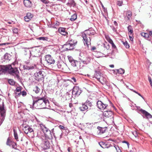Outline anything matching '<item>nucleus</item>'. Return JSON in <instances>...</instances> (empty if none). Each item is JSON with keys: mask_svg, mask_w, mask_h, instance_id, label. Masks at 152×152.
I'll use <instances>...</instances> for the list:
<instances>
[{"mask_svg": "<svg viewBox=\"0 0 152 152\" xmlns=\"http://www.w3.org/2000/svg\"><path fill=\"white\" fill-rule=\"evenodd\" d=\"M50 106L48 100L46 99L45 96H39L34 100L32 107L37 109L47 108Z\"/></svg>", "mask_w": 152, "mask_h": 152, "instance_id": "1", "label": "nucleus"}, {"mask_svg": "<svg viewBox=\"0 0 152 152\" xmlns=\"http://www.w3.org/2000/svg\"><path fill=\"white\" fill-rule=\"evenodd\" d=\"M95 31L92 28L86 30L82 33V37L83 39V42L85 46L86 45L88 48L91 45V35H93L95 34Z\"/></svg>", "mask_w": 152, "mask_h": 152, "instance_id": "2", "label": "nucleus"}, {"mask_svg": "<svg viewBox=\"0 0 152 152\" xmlns=\"http://www.w3.org/2000/svg\"><path fill=\"white\" fill-rule=\"evenodd\" d=\"M6 69L9 74L13 75L15 77L19 79V71L16 68H12L11 65H9L6 67Z\"/></svg>", "mask_w": 152, "mask_h": 152, "instance_id": "3", "label": "nucleus"}, {"mask_svg": "<svg viewBox=\"0 0 152 152\" xmlns=\"http://www.w3.org/2000/svg\"><path fill=\"white\" fill-rule=\"evenodd\" d=\"M6 115V110L4 109V102L0 105V126L4 120Z\"/></svg>", "mask_w": 152, "mask_h": 152, "instance_id": "4", "label": "nucleus"}, {"mask_svg": "<svg viewBox=\"0 0 152 152\" xmlns=\"http://www.w3.org/2000/svg\"><path fill=\"white\" fill-rule=\"evenodd\" d=\"M92 106V102L87 100L79 107V109L81 111H84L87 109L90 110L91 109Z\"/></svg>", "mask_w": 152, "mask_h": 152, "instance_id": "5", "label": "nucleus"}, {"mask_svg": "<svg viewBox=\"0 0 152 152\" xmlns=\"http://www.w3.org/2000/svg\"><path fill=\"white\" fill-rule=\"evenodd\" d=\"M75 43L73 42L72 39H69L65 44L63 46V48L66 50H70L73 48Z\"/></svg>", "mask_w": 152, "mask_h": 152, "instance_id": "6", "label": "nucleus"}, {"mask_svg": "<svg viewBox=\"0 0 152 152\" xmlns=\"http://www.w3.org/2000/svg\"><path fill=\"white\" fill-rule=\"evenodd\" d=\"M81 93V90L78 86L73 87L72 91V96L75 97H77Z\"/></svg>", "mask_w": 152, "mask_h": 152, "instance_id": "7", "label": "nucleus"}, {"mask_svg": "<svg viewBox=\"0 0 152 152\" xmlns=\"http://www.w3.org/2000/svg\"><path fill=\"white\" fill-rule=\"evenodd\" d=\"M23 129L25 133L28 134L29 132L31 133L33 132V129L28 125L23 124L22 125Z\"/></svg>", "mask_w": 152, "mask_h": 152, "instance_id": "8", "label": "nucleus"}, {"mask_svg": "<svg viewBox=\"0 0 152 152\" xmlns=\"http://www.w3.org/2000/svg\"><path fill=\"white\" fill-rule=\"evenodd\" d=\"M44 72L39 70L35 73L34 75L38 80H42L44 78Z\"/></svg>", "mask_w": 152, "mask_h": 152, "instance_id": "9", "label": "nucleus"}, {"mask_svg": "<svg viewBox=\"0 0 152 152\" xmlns=\"http://www.w3.org/2000/svg\"><path fill=\"white\" fill-rule=\"evenodd\" d=\"M6 144L10 147H12L13 148L16 149L17 148V144L13 141L11 140L9 138L7 139Z\"/></svg>", "mask_w": 152, "mask_h": 152, "instance_id": "10", "label": "nucleus"}, {"mask_svg": "<svg viewBox=\"0 0 152 152\" xmlns=\"http://www.w3.org/2000/svg\"><path fill=\"white\" fill-rule=\"evenodd\" d=\"M137 109L143 114L147 119H152V115L146 111L140 108V107H138Z\"/></svg>", "mask_w": 152, "mask_h": 152, "instance_id": "11", "label": "nucleus"}, {"mask_svg": "<svg viewBox=\"0 0 152 152\" xmlns=\"http://www.w3.org/2000/svg\"><path fill=\"white\" fill-rule=\"evenodd\" d=\"M107 106V104H104L100 101H98L97 102V106L100 110H104L105 109Z\"/></svg>", "mask_w": 152, "mask_h": 152, "instance_id": "12", "label": "nucleus"}, {"mask_svg": "<svg viewBox=\"0 0 152 152\" xmlns=\"http://www.w3.org/2000/svg\"><path fill=\"white\" fill-rule=\"evenodd\" d=\"M24 69L32 70L36 68V66L35 64L30 65L28 62H26V65L23 66Z\"/></svg>", "mask_w": 152, "mask_h": 152, "instance_id": "13", "label": "nucleus"}, {"mask_svg": "<svg viewBox=\"0 0 152 152\" xmlns=\"http://www.w3.org/2000/svg\"><path fill=\"white\" fill-rule=\"evenodd\" d=\"M45 60L49 64H54L55 62V60L50 55H47L45 56Z\"/></svg>", "mask_w": 152, "mask_h": 152, "instance_id": "14", "label": "nucleus"}, {"mask_svg": "<svg viewBox=\"0 0 152 152\" xmlns=\"http://www.w3.org/2000/svg\"><path fill=\"white\" fill-rule=\"evenodd\" d=\"M33 16L31 13L28 12L26 14V15L24 17V19L26 22H28L33 18Z\"/></svg>", "mask_w": 152, "mask_h": 152, "instance_id": "15", "label": "nucleus"}, {"mask_svg": "<svg viewBox=\"0 0 152 152\" xmlns=\"http://www.w3.org/2000/svg\"><path fill=\"white\" fill-rule=\"evenodd\" d=\"M42 147L45 149L49 148L50 147V144L49 141L47 140H45L42 144Z\"/></svg>", "mask_w": 152, "mask_h": 152, "instance_id": "16", "label": "nucleus"}, {"mask_svg": "<svg viewBox=\"0 0 152 152\" xmlns=\"http://www.w3.org/2000/svg\"><path fill=\"white\" fill-rule=\"evenodd\" d=\"M103 115L105 117L108 118L112 117L113 115V113L111 111L107 110L104 112Z\"/></svg>", "mask_w": 152, "mask_h": 152, "instance_id": "17", "label": "nucleus"}, {"mask_svg": "<svg viewBox=\"0 0 152 152\" xmlns=\"http://www.w3.org/2000/svg\"><path fill=\"white\" fill-rule=\"evenodd\" d=\"M22 88L21 87H18L16 88L15 91V93L16 96H19L21 95V92Z\"/></svg>", "mask_w": 152, "mask_h": 152, "instance_id": "18", "label": "nucleus"}, {"mask_svg": "<svg viewBox=\"0 0 152 152\" xmlns=\"http://www.w3.org/2000/svg\"><path fill=\"white\" fill-rule=\"evenodd\" d=\"M58 31L61 34L66 36L67 34V32L66 31L65 28H64L60 27L58 28Z\"/></svg>", "mask_w": 152, "mask_h": 152, "instance_id": "19", "label": "nucleus"}, {"mask_svg": "<svg viewBox=\"0 0 152 152\" xmlns=\"http://www.w3.org/2000/svg\"><path fill=\"white\" fill-rule=\"evenodd\" d=\"M23 3L25 6L27 7H30L32 6V2L29 0H24Z\"/></svg>", "mask_w": 152, "mask_h": 152, "instance_id": "20", "label": "nucleus"}, {"mask_svg": "<svg viewBox=\"0 0 152 152\" xmlns=\"http://www.w3.org/2000/svg\"><path fill=\"white\" fill-rule=\"evenodd\" d=\"M59 25V23L58 21H56L55 22H51V24L50 25V27L53 28H58Z\"/></svg>", "mask_w": 152, "mask_h": 152, "instance_id": "21", "label": "nucleus"}, {"mask_svg": "<svg viewBox=\"0 0 152 152\" xmlns=\"http://www.w3.org/2000/svg\"><path fill=\"white\" fill-rule=\"evenodd\" d=\"M101 77L100 72L99 71H95V73L94 74V77L101 83H102V82L101 80H100V77Z\"/></svg>", "mask_w": 152, "mask_h": 152, "instance_id": "22", "label": "nucleus"}, {"mask_svg": "<svg viewBox=\"0 0 152 152\" xmlns=\"http://www.w3.org/2000/svg\"><path fill=\"white\" fill-rule=\"evenodd\" d=\"M132 15V12L130 11H127L126 13V16L125 17V19L126 20H129Z\"/></svg>", "mask_w": 152, "mask_h": 152, "instance_id": "23", "label": "nucleus"}, {"mask_svg": "<svg viewBox=\"0 0 152 152\" xmlns=\"http://www.w3.org/2000/svg\"><path fill=\"white\" fill-rule=\"evenodd\" d=\"M66 5L68 6L74 7L76 6V3L74 0H69Z\"/></svg>", "mask_w": 152, "mask_h": 152, "instance_id": "24", "label": "nucleus"}, {"mask_svg": "<svg viewBox=\"0 0 152 152\" xmlns=\"http://www.w3.org/2000/svg\"><path fill=\"white\" fill-rule=\"evenodd\" d=\"M98 133L99 134H102L104 133L106 131V129L105 128H102L100 127H98Z\"/></svg>", "mask_w": 152, "mask_h": 152, "instance_id": "25", "label": "nucleus"}, {"mask_svg": "<svg viewBox=\"0 0 152 152\" xmlns=\"http://www.w3.org/2000/svg\"><path fill=\"white\" fill-rule=\"evenodd\" d=\"M102 47L104 49V53L106 52L107 51L110 49V46L107 43H105L103 44L102 46Z\"/></svg>", "mask_w": 152, "mask_h": 152, "instance_id": "26", "label": "nucleus"}, {"mask_svg": "<svg viewBox=\"0 0 152 152\" xmlns=\"http://www.w3.org/2000/svg\"><path fill=\"white\" fill-rule=\"evenodd\" d=\"M65 64L64 63L62 62H58L57 64V65L58 68L61 70H63L64 69V66L65 65Z\"/></svg>", "mask_w": 152, "mask_h": 152, "instance_id": "27", "label": "nucleus"}, {"mask_svg": "<svg viewBox=\"0 0 152 152\" xmlns=\"http://www.w3.org/2000/svg\"><path fill=\"white\" fill-rule=\"evenodd\" d=\"M4 59L6 60L10 61L11 58V56L9 54L6 53L4 55Z\"/></svg>", "mask_w": 152, "mask_h": 152, "instance_id": "28", "label": "nucleus"}, {"mask_svg": "<svg viewBox=\"0 0 152 152\" xmlns=\"http://www.w3.org/2000/svg\"><path fill=\"white\" fill-rule=\"evenodd\" d=\"M96 56L97 58H99L101 57H105L106 55L104 53H103L100 52H98L97 53V54Z\"/></svg>", "mask_w": 152, "mask_h": 152, "instance_id": "29", "label": "nucleus"}, {"mask_svg": "<svg viewBox=\"0 0 152 152\" xmlns=\"http://www.w3.org/2000/svg\"><path fill=\"white\" fill-rule=\"evenodd\" d=\"M127 29L129 32V34L132 35V34L133 32V28L132 26L131 25H129L127 27Z\"/></svg>", "mask_w": 152, "mask_h": 152, "instance_id": "30", "label": "nucleus"}, {"mask_svg": "<svg viewBox=\"0 0 152 152\" xmlns=\"http://www.w3.org/2000/svg\"><path fill=\"white\" fill-rule=\"evenodd\" d=\"M14 135L15 139L17 141H18V136L17 131L15 129H13Z\"/></svg>", "mask_w": 152, "mask_h": 152, "instance_id": "31", "label": "nucleus"}, {"mask_svg": "<svg viewBox=\"0 0 152 152\" xmlns=\"http://www.w3.org/2000/svg\"><path fill=\"white\" fill-rule=\"evenodd\" d=\"M116 71L121 74H123L124 73L125 70L124 69L122 68H120L119 69H116Z\"/></svg>", "mask_w": 152, "mask_h": 152, "instance_id": "32", "label": "nucleus"}, {"mask_svg": "<svg viewBox=\"0 0 152 152\" xmlns=\"http://www.w3.org/2000/svg\"><path fill=\"white\" fill-rule=\"evenodd\" d=\"M112 148H115L117 152H121V150L120 149L119 147L117 145H115L113 146V147H112Z\"/></svg>", "mask_w": 152, "mask_h": 152, "instance_id": "33", "label": "nucleus"}, {"mask_svg": "<svg viewBox=\"0 0 152 152\" xmlns=\"http://www.w3.org/2000/svg\"><path fill=\"white\" fill-rule=\"evenodd\" d=\"M70 63L72 66L75 67L76 66V65L78 63V62L77 61L74 60Z\"/></svg>", "mask_w": 152, "mask_h": 152, "instance_id": "34", "label": "nucleus"}, {"mask_svg": "<svg viewBox=\"0 0 152 152\" xmlns=\"http://www.w3.org/2000/svg\"><path fill=\"white\" fill-rule=\"evenodd\" d=\"M77 15L75 14H74L71 16L70 18V20L71 21H74L77 19Z\"/></svg>", "mask_w": 152, "mask_h": 152, "instance_id": "35", "label": "nucleus"}, {"mask_svg": "<svg viewBox=\"0 0 152 152\" xmlns=\"http://www.w3.org/2000/svg\"><path fill=\"white\" fill-rule=\"evenodd\" d=\"M110 147L112 148L113 147V146L112 145H108L106 143H105L104 145L103 146L102 148H108Z\"/></svg>", "mask_w": 152, "mask_h": 152, "instance_id": "36", "label": "nucleus"}, {"mask_svg": "<svg viewBox=\"0 0 152 152\" xmlns=\"http://www.w3.org/2000/svg\"><path fill=\"white\" fill-rule=\"evenodd\" d=\"M123 44L126 48H128L129 47V45L127 41L122 42Z\"/></svg>", "mask_w": 152, "mask_h": 152, "instance_id": "37", "label": "nucleus"}, {"mask_svg": "<svg viewBox=\"0 0 152 152\" xmlns=\"http://www.w3.org/2000/svg\"><path fill=\"white\" fill-rule=\"evenodd\" d=\"M9 83L11 85L13 86L15 84V82L12 79H9L8 80Z\"/></svg>", "mask_w": 152, "mask_h": 152, "instance_id": "38", "label": "nucleus"}, {"mask_svg": "<svg viewBox=\"0 0 152 152\" xmlns=\"http://www.w3.org/2000/svg\"><path fill=\"white\" fill-rule=\"evenodd\" d=\"M38 39L40 40L48 41V38L47 37H39Z\"/></svg>", "mask_w": 152, "mask_h": 152, "instance_id": "39", "label": "nucleus"}, {"mask_svg": "<svg viewBox=\"0 0 152 152\" xmlns=\"http://www.w3.org/2000/svg\"><path fill=\"white\" fill-rule=\"evenodd\" d=\"M34 90L35 91L36 93L37 94L39 92L40 90V89L37 86H36L34 88Z\"/></svg>", "mask_w": 152, "mask_h": 152, "instance_id": "40", "label": "nucleus"}, {"mask_svg": "<svg viewBox=\"0 0 152 152\" xmlns=\"http://www.w3.org/2000/svg\"><path fill=\"white\" fill-rule=\"evenodd\" d=\"M100 80H101L102 82V83H105L106 82V79L105 78H103V77H100Z\"/></svg>", "mask_w": 152, "mask_h": 152, "instance_id": "41", "label": "nucleus"}, {"mask_svg": "<svg viewBox=\"0 0 152 152\" xmlns=\"http://www.w3.org/2000/svg\"><path fill=\"white\" fill-rule=\"evenodd\" d=\"M132 134L135 137L138 138V134L136 131H134L132 132Z\"/></svg>", "mask_w": 152, "mask_h": 152, "instance_id": "42", "label": "nucleus"}, {"mask_svg": "<svg viewBox=\"0 0 152 152\" xmlns=\"http://www.w3.org/2000/svg\"><path fill=\"white\" fill-rule=\"evenodd\" d=\"M22 95L23 96H26L27 93L25 91H23L21 92V95Z\"/></svg>", "mask_w": 152, "mask_h": 152, "instance_id": "43", "label": "nucleus"}, {"mask_svg": "<svg viewBox=\"0 0 152 152\" xmlns=\"http://www.w3.org/2000/svg\"><path fill=\"white\" fill-rule=\"evenodd\" d=\"M13 32L14 33L17 34L18 32V30L17 28H15L13 29L12 30Z\"/></svg>", "mask_w": 152, "mask_h": 152, "instance_id": "44", "label": "nucleus"}, {"mask_svg": "<svg viewBox=\"0 0 152 152\" xmlns=\"http://www.w3.org/2000/svg\"><path fill=\"white\" fill-rule=\"evenodd\" d=\"M123 2L122 1H118L117 2V4L119 6H120L122 5Z\"/></svg>", "mask_w": 152, "mask_h": 152, "instance_id": "45", "label": "nucleus"}, {"mask_svg": "<svg viewBox=\"0 0 152 152\" xmlns=\"http://www.w3.org/2000/svg\"><path fill=\"white\" fill-rule=\"evenodd\" d=\"M49 130V129H48L46 126L44 129L42 130L44 133H47L48 131Z\"/></svg>", "mask_w": 152, "mask_h": 152, "instance_id": "46", "label": "nucleus"}, {"mask_svg": "<svg viewBox=\"0 0 152 152\" xmlns=\"http://www.w3.org/2000/svg\"><path fill=\"white\" fill-rule=\"evenodd\" d=\"M39 125L40 126V127L42 130L44 129V128L46 126L45 125L42 124H40Z\"/></svg>", "mask_w": 152, "mask_h": 152, "instance_id": "47", "label": "nucleus"}, {"mask_svg": "<svg viewBox=\"0 0 152 152\" xmlns=\"http://www.w3.org/2000/svg\"><path fill=\"white\" fill-rule=\"evenodd\" d=\"M68 60L70 63H71L72 61L74 60L72 57L71 56H68Z\"/></svg>", "mask_w": 152, "mask_h": 152, "instance_id": "48", "label": "nucleus"}, {"mask_svg": "<svg viewBox=\"0 0 152 152\" xmlns=\"http://www.w3.org/2000/svg\"><path fill=\"white\" fill-rule=\"evenodd\" d=\"M41 1L43 3L45 4H48L49 1L48 0H41Z\"/></svg>", "mask_w": 152, "mask_h": 152, "instance_id": "49", "label": "nucleus"}, {"mask_svg": "<svg viewBox=\"0 0 152 152\" xmlns=\"http://www.w3.org/2000/svg\"><path fill=\"white\" fill-rule=\"evenodd\" d=\"M105 142H100L99 143V145L102 147V148L103 146L104 145V144H105Z\"/></svg>", "mask_w": 152, "mask_h": 152, "instance_id": "50", "label": "nucleus"}, {"mask_svg": "<svg viewBox=\"0 0 152 152\" xmlns=\"http://www.w3.org/2000/svg\"><path fill=\"white\" fill-rule=\"evenodd\" d=\"M129 39L131 41H133V35L132 34V35H130V34H129Z\"/></svg>", "mask_w": 152, "mask_h": 152, "instance_id": "51", "label": "nucleus"}, {"mask_svg": "<svg viewBox=\"0 0 152 152\" xmlns=\"http://www.w3.org/2000/svg\"><path fill=\"white\" fill-rule=\"evenodd\" d=\"M148 80L150 83L151 85V86H152V81L151 80V78L150 77H148Z\"/></svg>", "mask_w": 152, "mask_h": 152, "instance_id": "52", "label": "nucleus"}, {"mask_svg": "<svg viewBox=\"0 0 152 152\" xmlns=\"http://www.w3.org/2000/svg\"><path fill=\"white\" fill-rule=\"evenodd\" d=\"M107 40L110 44H112V43H113V42L112 41V40L109 38H108V39H107Z\"/></svg>", "mask_w": 152, "mask_h": 152, "instance_id": "53", "label": "nucleus"}, {"mask_svg": "<svg viewBox=\"0 0 152 152\" xmlns=\"http://www.w3.org/2000/svg\"><path fill=\"white\" fill-rule=\"evenodd\" d=\"M91 60V58L90 57H88V58H87V60H86L87 62L86 64H88V63H89L90 61Z\"/></svg>", "mask_w": 152, "mask_h": 152, "instance_id": "54", "label": "nucleus"}, {"mask_svg": "<svg viewBox=\"0 0 152 152\" xmlns=\"http://www.w3.org/2000/svg\"><path fill=\"white\" fill-rule=\"evenodd\" d=\"M123 142L126 144L127 146H128V147L129 148V144L128 142H126V141H123Z\"/></svg>", "mask_w": 152, "mask_h": 152, "instance_id": "55", "label": "nucleus"}, {"mask_svg": "<svg viewBox=\"0 0 152 152\" xmlns=\"http://www.w3.org/2000/svg\"><path fill=\"white\" fill-rule=\"evenodd\" d=\"M145 36L144 37L146 38H148V37H149L148 34L147 33H145Z\"/></svg>", "mask_w": 152, "mask_h": 152, "instance_id": "56", "label": "nucleus"}, {"mask_svg": "<svg viewBox=\"0 0 152 152\" xmlns=\"http://www.w3.org/2000/svg\"><path fill=\"white\" fill-rule=\"evenodd\" d=\"M112 47L114 48H116V47L114 44V43L113 42V43H112L111 44Z\"/></svg>", "mask_w": 152, "mask_h": 152, "instance_id": "57", "label": "nucleus"}, {"mask_svg": "<svg viewBox=\"0 0 152 152\" xmlns=\"http://www.w3.org/2000/svg\"><path fill=\"white\" fill-rule=\"evenodd\" d=\"M59 128L61 129H64V126L62 125H60L59 126Z\"/></svg>", "mask_w": 152, "mask_h": 152, "instance_id": "58", "label": "nucleus"}, {"mask_svg": "<svg viewBox=\"0 0 152 152\" xmlns=\"http://www.w3.org/2000/svg\"><path fill=\"white\" fill-rule=\"evenodd\" d=\"M49 132H50V137H51V138H53V137H52V134H53V132L52 133L50 131V130H49Z\"/></svg>", "mask_w": 152, "mask_h": 152, "instance_id": "59", "label": "nucleus"}, {"mask_svg": "<svg viewBox=\"0 0 152 152\" xmlns=\"http://www.w3.org/2000/svg\"><path fill=\"white\" fill-rule=\"evenodd\" d=\"M96 49V48L95 47H93L91 48V50H94Z\"/></svg>", "mask_w": 152, "mask_h": 152, "instance_id": "60", "label": "nucleus"}, {"mask_svg": "<svg viewBox=\"0 0 152 152\" xmlns=\"http://www.w3.org/2000/svg\"><path fill=\"white\" fill-rule=\"evenodd\" d=\"M149 36H150L151 37H152V31H150L149 32V34H148Z\"/></svg>", "mask_w": 152, "mask_h": 152, "instance_id": "61", "label": "nucleus"}, {"mask_svg": "<svg viewBox=\"0 0 152 152\" xmlns=\"http://www.w3.org/2000/svg\"><path fill=\"white\" fill-rule=\"evenodd\" d=\"M114 23L115 26H118V23L115 21H114Z\"/></svg>", "mask_w": 152, "mask_h": 152, "instance_id": "62", "label": "nucleus"}, {"mask_svg": "<svg viewBox=\"0 0 152 152\" xmlns=\"http://www.w3.org/2000/svg\"><path fill=\"white\" fill-rule=\"evenodd\" d=\"M72 80H73V81L74 82H76V79L74 77H72Z\"/></svg>", "mask_w": 152, "mask_h": 152, "instance_id": "63", "label": "nucleus"}, {"mask_svg": "<svg viewBox=\"0 0 152 152\" xmlns=\"http://www.w3.org/2000/svg\"><path fill=\"white\" fill-rule=\"evenodd\" d=\"M141 34L142 36L144 37L145 35V33L144 32H142L141 33Z\"/></svg>", "mask_w": 152, "mask_h": 152, "instance_id": "64", "label": "nucleus"}]
</instances>
